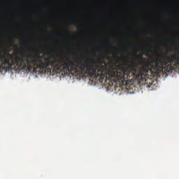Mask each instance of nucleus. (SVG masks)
Listing matches in <instances>:
<instances>
[{
  "label": "nucleus",
  "mask_w": 179,
  "mask_h": 179,
  "mask_svg": "<svg viewBox=\"0 0 179 179\" xmlns=\"http://www.w3.org/2000/svg\"><path fill=\"white\" fill-rule=\"evenodd\" d=\"M148 87H150V85H148Z\"/></svg>",
  "instance_id": "39448f33"
},
{
  "label": "nucleus",
  "mask_w": 179,
  "mask_h": 179,
  "mask_svg": "<svg viewBox=\"0 0 179 179\" xmlns=\"http://www.w3.org/2000/svg\"><path fill=\"white\" fill-rule=\"evenodd\" d=\"M36 52H38V53H41V51H40L39 50H36Z\"/></svg>",
  "instance_id": "7ed1b4c3"
},
{
  "label": "nucleus",
  "mask_w": 179,
  "mask_h": 179,
  "mask_svg": "<svg viewBox=\"0 0 179 179\" xmlns=\"http://www.w3.org/2000/svg\"><path fill=\"white\" fill-rule=\"evenodd\" d=\"M20 43H21V45L22 46H27L28 44L27 41H21Z\"/></svg>",
  "instance_id": "f257e3e1"
},
{
  "label": "nucleus",
  "mask_w": 179,
  "mask_h": 179,
  "mask_svg": "<svg viewBox=\"0 0 179 179\" xmlns=\"http://www.w3.org/2000/svg\"><path fill=\"white\" fill-rule=\"evenodd\" d=\"M45 29L47 30V27H45Z\"/></svg>",
  "instance_id": "20e7f679"
},
{
  "label": "nucleus",
  "mask_w": 179,
  "mask_h": 179,
  "mask_svg": "<svg viewBox=\"0 0 179 179\" xmlns=\"http://www.w3.org/2000/svg\"><path fill=\"white\" fill-rule=\"evenodd\" d=\"M133 48H135L134 47H133Z\"/></svg>",
  "instance_id": "423d86ee"
},
{
  "label": "nucleus",
  "mask_w": 179,
  "mask_h": 179,
  "mask_svg": "<svg viewBox=\"0 0 179 179\" xmlns=\"http://www.w3.org/2000/svg\"><path fill=\"white\" fill-rule=\"evenodd\" d=\"M113 59H119V57L117 55H113Z\"/></svg>",
  "instance_id": "f03ea898"
}]
</instances>
